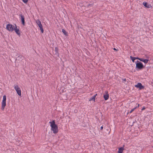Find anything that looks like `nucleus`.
Instances as JSON below:
<instances>
[{
  "mask_svg": "<svg viewBox=\"0 0 153 153\" xmlns=\"http://www.w3.org/2000/svg\"><path fill=\"white\" fill-rule=\"evenodd\" d=\"M6 96L5 95H4L3 97V100L2 101L1 104V110L3 111L4 110V108L6 105Z\"/></svg>",
  "mask_w": 153,
  "mask_h": 153,
  "instance_id": "3",
  "label": "nucleus"
},
{
  "mask_svg": "<svg viewBox=\"0 0 153 153\" xmlns=\"http://www.w3.org/2000/svg\"><path fill=\"white\" fill-rule=\"evenodd\" d=\"M136 68L139 70H141L144 68V66L142 63L140 62L138 60L136 62Z\"/></svg>",
  "mask_w": 153,
  "mask_h": 153,
  "instance_id": "2",
  "label": "nucleus"
},
{
  "mask_svg": "<svg viewBox=\"0 0 153 153\" xmlns=\"http://www.w3.org/2000/svg\"><path fill=\"white\" fill-rule=\"evenodd\" d=\"M40 28V29L41 31V32L43 33L44 32V30L43 28L42 25V24L39 25L38 26Z\"/></svg>",
  "mask_w": 153,
  "mask_h": 153,
  "instance_id": "12",
  "label": "nucleus"
},
{
  "mask_svg": "<svg viewBox=\"0 0 153 153\" xmlns=\"http://www.w3.org/2000/svg\"><path fill=\"white\" fill-rule=\"evenodd\" d=\"M130 58L131 59L132 61L133 62H134V60L135 59V57H134L131 56H130Z\"/></svg>",
  "mask_w": 153,
  "mask_h": 153,
  "instance_id": "16",
  "label": "nucleus"
},
{
  "mask_svg": "<svg viewBox=\"0 0 153 153\" xmlns=\"http://www.w3.org/2000/svg\"><path fill=\"white\" fill-rule=\"evenodd\" d=\"M137 108V107H135L134 108H133V109H132L131 111L130 112V113H131L135 109Z\"/></svg>",
  "mask_w": 153,
  "mask_h": 153,
  "instance_id": "19",
  "label": "nucleus"
},
{
  "mask_svg": "<svg viewBox=\"0 0 153 153\" xmlns=\"http://www.w3.org/2000/svg\"><path fill=\"white\" fill-rule=\"evenodd\" d=\"M140 59V58H139V57H135V59H138V60H139V59Z\"/></svg>",
  "mask_w": 153,
  "mask_h": 153,
  "instance_id": "24",
  "label": "nucleus"
},
{
  "mask_svg": "<svg viewBox=\"0 0 153 153\" xmlns=\"http://www.w3.org/2000/svg\"><path fill=\"white\" fill-rule=\"evenodd\" d=\"M139 105H140L139 104H137V107H139Z\"/></svg>",
  "mask_w": 153,
  "mask_h": 153,
  "instance_id": "27",
  "label": "nucleus"
},
{
  "mask_svg": "<svg viewBox=\"0 0 153 153\" xmlns=\"http://www.w3.org/2000/svg\"><path fill=\"white\" fill-rule=\"evenodd\" d=\"M103 128V126H102L100 127V129L101 130H102Z\"/></svg>",
  "mask_w": 153,
  "mask_h": 153,
  "instance_id": "25",
  "label": "nucleus"
},
{
  "mask_svg": "<svg viewBox=\"0 0 153 153\" xmlns=\"http://www.w3.org/2000/svg\"><path fill=\"white\" fill-rule=\"evenodd\" d=\"M97 95V94H95V95L94 96L92 97L89 100V101H91V100H93L94 101H95V97Z\"/></svg>",
  "mask_w": 153,
  "mask_h": 153,
  "instance_id": "13",
  "label": "nucleus"
},
{
  "mask_svg": "<svg viewBox=\"0 0 153 153\" xmlns=\"http://www.w3.org/2000/svg\"><path fill=\"white\" fill-rule=\"evenodd\" d=\"M135 87L137 88H139L140 90L144 88V86L142 85L141 83L140 82L138 83L137 85H135Z\"/></svg>",
  "mask_w": 153,
  "mask_h": 153,
  "instance_id": "7",
  "label": "nucleus"
},
{
  "mask_svg": "<svg viewBox=\"0 0 153 153\" xmlns=\"http://www.w3.org/2000/svg\"><path fill=\"white\" fill-rule=\"evenodd\" d=\"M145 109V108L144 107H143V108L141 109L142 111H143V110H144Z\"/></svg>",
  "mask_w": 153,
  "mask_h": 153,
  "instance_id": "23",
  "label": "nucleus"
},
{
  "mask_svg": "<svg viewBox=\"0 0 153 153\" xmlns=\"http://www.w3.org/2000/svg\"><path fill=\"white\" fill-rule=\"evenodd\" d=\"M16 33L19 36H20L21 33L19 28H17L16 25V24H14V30Z\"/></svg>",
  "mask_w": 153,
  "mask_h": 153,
  "instance_id": "6",
  "label": "nucleus"
},
{
  "mask_svg": "<svg viewBox=\"0 0 153 153\" xmlns=\"http://www.w3.org/2000/svg\"><path fill=\"white\" fill-rule=\"evenodd\" d=\"M124 80L126 81V79H124Z\"/></svg>",
  "mask_w": 153,
  "mask_h": 153,
  "instance_id": "28",
  "label": "nucleus"
},
{
  "mask_svg": "<svg viewBox=\"0 0 153 153\" xmlns=\"http://www.w3.org/2000/svg\"><path fill=\"white\" fill-rule=\"evenodd\" d=\"M36 23L38 26L39 25L41 24H42L41 22L39 19H38L36 21Z\"/></svg>",
  "mask_w": 153,
  "mask_h": 153,
  "instance_id": "15",
  "label": "nucleus"
},
{
  "mask_svg": "<svg viewBox=\"0 0 153 153\" xmlns=\"http://www.w3.org/2000/svg\"><path fill=\"white\" fill-rule=\"evenodd\" d=\"M19 16L21 17V21H22V24L23 25H25V17H24V16L22 15V14L20 15Z\"/></svg>",
  "mask_w": 153,
  "mask_h": 153,
  "instance_id": "8",
  "label": "nucleus"
},
{
  "mask_svg": "<svg viewBox=\"0 0 153 153\" xmlns=\"http://www.w3.org/2000/svg\"><path fill=\"white\" fill-rule=\"evenodd\" d=\"M143 5L147 8H150L152 7L151 5L147 3L146 2H143Z\"/></svg>",
  "mask_w": 153,
  "mask_h": 153,
  "instance_id": "10",
  "label": "nucleus"
},
{
  "mask_svg": "<svg viewBox=\"0 0 153 153\" xmlns=\"http://www.w3.org/2000/svg\"><path fill=\"white\" fill-rule=\"evenodd\" d=\"M149 60L147 59H145L143 60V62L145 63H147L148 62Z\"/></svg>",
  "mask_w": 153,
  "mask_h": 153,
  "instance_id": "17",
  "label": "nucleus"
},
{
  "mask_svg": "<svg viewBox=\"0 0 153 153\" xmlns=\"http://www.w3.org/2000/svg\"><path fill=\"white\" fill-rule=\"evenodd\" d=\"M124 145H123V147L120 148L118 150V153H123V151L124 149Z\"/></svg>",
  "mask_w": 153,
  "mask_h": 153,
  "instance_id": "11",
  "label": "nucleus"
},
{
  "mask_svg": "<svg viewBox=\"0 0 153 153\" xmlns=\"http://www.w3.org/2000/svg\"><path fill=\"white\" fill-rule=\"evenodd\" d=\"M105 94H104V98L105 100H107L108 99L109 95L108 91H105Z\"/></svg>",
  "mask_w": 153,
  "mask_h": 153,
  "instance_id": "9",
  "label": "nucleus"
},
{
  "mask_svg": "<svg viewBox=\"0 0 153 153\" xmlns=\"http://www.w3.org/2000/svg\"><path fill=\"white\" fill-rule=\"evenodd\" d=\"M62 32L65 36H68L67 32L65 31V30L62 29Z\"/></svg>",
  "mask_w": 153,
  "mask_h": 153,
  "instance_id": "14",
  "label": "nucleus"
},
{
  "mask_svg": "<svg viewBox=\"0 0 153 153\" xmlns=\"http://www.w3.org/2000/svg\"><path fill=\"white\" fill-rule=\"evenodd\" d=\"M14 88L18 94L19 96H21V91L19 86L18 85H14Z\"/></svg>",
  "mask_w": 153,
  "mask_h": 153,
  "instance_id": "5",
  "label": "nucleus"
},
{
  "mask_svg": "<svg viewBox=\"0 0 153 153\" xmlns=\"http://www.w3.org/2000/svg\"><path fill=\"white\" fill-rule=\"evenodd\" d=\"M51 127V130L53 131V133L57 134L58 132V126L55 123L54 120L49 122Z\"/></svg>",
  "mask_w": 153,
  "mask_h": 153,
  "instance_id": "1",
  "label": "nucleus"
},
{
  "mask_svg": "<svg viewBox=\"0 0 153 153\" xmlns=\"http://www.w3.org/2000/svg\"><path fill=\"white\" fill-rule=\"evenodd\" d=\"M55 51H56V53H58V49L57 47L55 48Z\"/></svg>",
  "mask_w": 153,
  "mask_h": 153,
  "instance_id": "20",
  "label": "nucleus"
},
{
  "mask_svg": "<svg viewBox=\"0 0 153 153\" xmlns=\"http://www.w3.org/2000/svg\"><path fill=\"white\" fill-rule=\"evenodd\" d=\"M18 58H19V59H20L22 60V59H23L24 57L22 55H20L18 56Z\"/></svg>",
  "mask_w": 153,
  "mask_h": 153,
  "instance_id": "18",
  "label": "nucleus"
},
{
  "mask_svg": "<svg viewBox=\"0 0 153 153\" xmlns=\"http://www.w3.org/2000/svg\"><path fill=\"white\" fill-rule=\"evenodd\" d=\"M14 26L10 24H7L6 26V28L8 31L11 32L13 31L14 30Z\"/></svg>",
  "mask_w": 153,
  "mask_h": 153,
  "instance_id": "4",
  "label": "nucleus"
},
{
  "mask_svg": "<svg viewBox=\"0 0 153 153\" xmlns=\"http://www.w3.org/2000/svg\"><path fill=\"white\" fill-rule=\"evenodd\" d=\"M143 59H144L142 58H140V59H139V60L142 62H143Z\"/></svg>",
  "mask_w": 153,
  "mask_h": 153,
  "instance_id": "22",
  "label": "nucleus"
},
{
  "mask_svg": "<svg viewBox=\"0 0 153 153\" xmlns=\"http://www.w3.org/2000/svg\"><path fill=\"white\" fill-rule=\"evenodd\" d=\"M23 2L25 3H26L28 1V0H22Z\"/></svg>",
  "mask_w": 153,
  "mask_h": 153,
  "instance_id": "21",
  "label": "nucleus"
},
{
  "mask_svg": "<svg viewBox=\"0 0 153 153\" xmlns=\"http://www.w3.org/2000/svg\"><path fill=\"white\" fill-rule=\"evenodd\" d=\"M113 50L115 51H117V50L115 48H114Z\"/></svg>",
  "mask_w": 153,
  "mask_h": 153,
  "instance_id": "26",
  "label": "nucleus"
}]
</instances>
